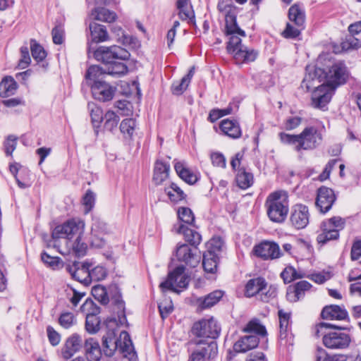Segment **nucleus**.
Wrapping results in <instances>:
<instances>
[{
    "label": "nucleus",
    "instance_id": "09e8293b",
    "mask_svg": "<svg viewBox=\"0 0 361 361\" xmlns=\"http://www.w3.org/2000/svg\"><path fill=\"white\" fill-rule=\"evenodd\" d=\"M80 311L84 313L86 317L97 315L100 312V308L93 302L92 300L87 299L81 305Z\"/></svg>",
    "mask_w": 361,
    "mask_h": 361
},
{
    "label": "nucleus",
    "instance_id": "8fccbe9b",
    "mask_svg": "<svg viewBox=\"0 0 361 361\" xmlns=\"http://www.w3.org/2000/svg\"><path fill=\"white\" fill-rule=\"evenodd\" d=\"M245 332L255 333L260 336H265L267 334L265 327L258 320H251L244 328Z\"/></svg>",
    "mask_w": 361,
    "mask_h": 361
},
{
    "label": "nucleus",
    "instance_id": "ddd939ff",
    "mask_svg": "<svg viewBox=\"0 0 361 361\" xmlns=\"http://www.w3.org/2000/svg\"><path fill=\"white\" fill-rule=\"evenodd\" d=\"M115 349L123 358L128 361H137V355L130 335L126 331H122L119 338L114 342Z\"/></svg>",
    "mask_w": 361,
    "mask_h": 361
},
{
    "label": "nucleus",
    "instance_id": "bb28decb",
    "mask_svg": "<svg viewBox=\"0 0 361 361\" xmlns=\"http://www.w3.org/2000/svg\"><path fill=\"white\" fill-rule=\"evenodd\" d=\"M220 129L224 135L231 138L236 139L241 136V130L236 121L224 119L221 122Z\"/></svg>",
    "mask_w": 361,
    "mask_h": 361
},
{
    "label": "nucleus",
    "instance_id": "bf43d9fd",
    "mask_svg": "<svg viewBox=\"0 0 361 361\" xmlns=\"http://www.w3.org/2000/svg\"><path fill=\"white\" fill-rule=\"evenodd\" d=\"M95 202V195L94 193L88 190L82 198V204L85 208V213L87 214L94 207Z\"/></svg>",
    "mask_w": 361,
    "mask_h": 361
},
{
    "label": "nucleus",
    "instance_id": "0eeeda50",
    "mask_svg": "<svg viewBox=\"0 0 361 361\" xmlns=\"http://www.w3.org/2000/svg\"><path fill=\"white\" fill-rule=\"evenodd\" d=\"M85 223L79 219H72L59 225L52 231L51 237L54 240V247H57L59 252L63 255L70 252L69 250L62 251L59 249L58 240L63 238L66 244L70 243V239L73 237L81 236L84 232Z\"/></svg>",
    "mask_w": 361,
    "mask_h": 361
},
{
    "label": "nucleus",
    "instance_id": "4be33fe9",
    "mask_svg": "<svg viewBox=\"0 0 361 361\" xmlns=\"http://www.w3.org/2000/svg\"><path fill=\"white\" fill-rule=\"evenodd\" d=\"M175 170L178 176L185 183L192 185L198 180L197 173H194L183 161H177L174 165Z\"/></svg>",
    "mask_w": 361,
    "mask_h": 361
},
{
    "label": "nucleus",
    "instance_id": "2f4dec72",
    "mask_svg": "<svg viewBox=\"0 0 361 361\" xmlns=\"http://www.w3.org/2000/svg\"><path fill=\"white\" fill-rule=\"evenodd\" d=\"M89 27L92 41L99 42L108 39L109 35L104 25L92 22Z\"/></svg>",
    "mask_w": 361,
    "mask_h": 361
},
{
    "label": "nucleus",
    "instance_id": "9b49d317",
    "mask_svg": "<svg viewBox=\"0 0 361 361\" xmlns=\"http://www.w3.org/2000/svg\"><path fill=\"white\" fill-rule=\"evenodd\" d=\"M221 329L214 317L202 319L195 322L192 328V333L197 337L216 338L220 334Z\"/></svg>",
    "mask_w": 361,
    "mask_h": 361
},
{
    "label": "nucleus",
    "instance_id": "49530a36",
    "mask_svg": "<svg viewBox=\"0 0 361 361\" xmlns=\"http://www.w3.org/2000/svg\"><path fill=\"white\" fill-rule=\"evenodd\" d=\"M87 107L94 126H99L104 118L102 109L93 102H89Z\"/></svg>",
    "mask_w": 361,
    "mask_h": 361
},
{
    "label": "nucleus",
    "instance_id": "423d86ee",
    "mask_svg": "<svg viewBox=\"0 0 361 361\" xmlns=\"http://www.w3.org/2000/svg\"><path fill=\"white\" fill-rule=\"evenodd\" d=\"M267 215L273 222L281 223L285 221L288 212V195L285 190L271 192L266 200Z\"/></svg>",
    "mask_w": 361,
    "mask_h": 361
},
{
    "label": "nucleus",
    "instance_id": "c756f323",
    "mask_svg": "<svg viewBox=\"0 0 361 361\" xmlns=\"http://www.w3.org/2000/svg\"><path fill=\"white\" fill-rule=\"evenodd\" d=\"M176 7L179 18L182 20L192 21L194 19L195 13L190 0H177Z\"/></svg>",
    "mask_w": 361,
    "mask_h": 361
},
{
    "label": "nucleus",
    "instance_id": "5fc2aeb1",
    "mask_svg": "<svg viewBox=\"0 0 361 361\" xmlns=\"http://www.w3.org/2000/svg\"><path fill=\"white\" fill-rule=\"evenodd\" d=\"M178 219L188 224H192L195 221V216L192 210L188 207H182L178 209Z\"/></svg>",
    "mask_w": 361,
    "mask_h": 361
},
{
    "label": "nucleus",
    "instance_id": "6e6d98bb",
    "mask_svg": "<svg viewBox=\"0 0 361 361\" xmlns=\"http://www.w3.org/2000/svg\"><path fill=\"white\" fill-rule=\"evenodd\" d=\"M129 59H114V77L123 75L128 73V66L130 64Z\"/></svg>",
    "mask_w": 361,
    "mask_h": 361
},
{
    "label": "nucleus",
    "instance_id": "c85d7f7f",
    "mask_svg": "<svg viewBox=\"0 0 361 361\" xmlns=\"http://www.w3.org/2000/svg\"><path fill=\"white\" fill-rule=\"evenodd\" d=\"M94 57L104 65H109L113 68V49L112 47L101 46L94 51Z\"/></svg>",
    "mask_w": 361,
    "mask_h": 361
},
{
    "label": "nucleus",
    "instance_id": "cd10ccee",
    "mask_svg": "<svg viewBox=\"0 0 361 361\" xmlns=\"http://www.w3.org/2000/svg\"><path fill=\"white\" fill-rule=\"evenodd\" d=\"M322 317L324 319L343 320L346 318L347 312L338 305H330L322 310Z\"/></svg>",
    "mask_w": 361,
    "mask_h": 361
},
{
    "label": "nucleus",
    "instance_id": "a211bd4d",
    "mask_svg": "<svg viewBox=\"0 0 361 361\" xmlns=\"http://www.w3.org/2000/svg\"><path fill=\"white\" fill-rule=\"evenodd\" d=\"M308 208L303 204H296L293 207L290 214V222L297 229H301L306 227L309 223Z\"/></svg>",
    "mask_w": 361,
    "mask_h": 361
},
{
    "label": "nucleus",
    "instance_id": "052dcab7",
    "mask_svg": "<svg viewBox=\"0 0 361 361\" xmlns=\"http://www.w3.org/2000/svg\"><path fill=\"white\" fill-rule=\"evenodd\" d=\"M90 282L92 281H101L106 278L107 272L106 269L102 266H97L92 270H90Z\"/></svg>",
    "mask_w": 361,
    "mask_h": 361
},
{
    "label": "nucleus",
    "instance_id": "e2e57ef3",
    "mask_svg": "<svg viewBox=\"0 0 361 361\" xmlns=\"http://www.w3.org/2000/svg\"><path fill=\"white\" fill-rule=\"evenodd\" d=\"M307 277L314 282L318 284H322L328 281L329 279H330L331 275L330 272L323 271L321 272L312 273L310 274Z\"/></svg>",
    "mask_w": 361,
    "mask_h": 361
},
{
    "label": "nucleus",
    "instance_id": "dca6fc26",
    "mask_svg": "<svg viewBox=\"0 0 361 361\" xmlns=\"http://www.w3.org/2000/svg\"><path fill=\"white\" fill-rule=\"evenodd\" d=\"M254 252L263 259H275L283 255L279 245L271 241H264L256 245Z\"/></svg>",
    "mask_w": 361,
    "mask_h": 361
},
{
    "label": "nucleus",
    "instance_id": "774afa93",
    "mask_svg": "<svg viewBox=\"0 0 361 361\" xmlns=\"http://www.w3.org/2000/svg\"><path fill=\"white\" fill-rule=\"evenodd\" d=\"M66 343L77 353L82 345V339L79 335L73 334L66 340Z\"/></svg>",
    "mask_w": 361,
    "mask_h": 361
},
{
    "label": "nucleus",
    "instance_id": "79ce46f5",
    "mask_svg": "<svg viewBox=\"0 0 361 361\" xmlns=\"http://www.w3.org/2000/svg\"><path fill=\"white\" fill-rule=\"evenodd\" d=\"M316 361H346L343 355H329L322 348H318L315 353Z\"/></svg>",
    "mask_w": 361,
    "mask_h": 361
},
{
    "label": "nucleus",
    "instance_id": "f3484780",
    "mask_svg": "<svg viewBox=\"0 0 361 361\" xmlns=\"http://www.w3.org/2000/svg\"><path fill=\"white\" fill-rule=\"evenodd\" d=\"M335 200L336 195L331 188L323 186L318 189L316 205L322 213L328 212Z\"/></svg>",
    "mask_w": 361,
    "mask_h": 361
},
{
    "label": "nucleus",
    "instance_id": "69168bd1",
    "mask_svg": "<svg viewBox=\"0 0 361 361\" xmlns=\"http://www.w3.org/2000/svg\"><path fill=\"white\" fill-rule=\"evenodd\" d=\"M210 159L214 166L224 169L226 166L225 157L219 152H212L210 154Z\"/></svg>",
    "mask_w": 361,
    "mask_h": 361
},
{
    "label": "nucleus",
    "instance_id": "4c0bfd02",
    "mask_svg": "<svg viewBox=\"0 0 361 361\" xmlns=\"http://www.w3.org/2000/svg\"><path fill=\"white\" fill-rule=\"evenodd\" d=\"M136 129V121L133 118H126L120 124V130L126 139H132Z\"/></svg>",
    "mask_w": 361,
    "mask_h": 361
},
{
    "label": "nucleus",
    "instance_id": "f03ea898",
    "mask_svg": "<svg viewBox=\"0 0 361 361\" xmlns=\"http://www.w3.org/2000/svg\"><path fill=\"white\" fill-rule=\"evenodd\" d=\"M306 71L301 85L306 90L322 82L336 89L338 85L345 83L348 77L347 68L341 61L332 63L326 68L307 66Z\"/></svg>",
    "mask_w": 361,
    "mask_h": 361
},
{
    "label": "nucleus",
    "instance_id": "13d9d810",
    "mask_svg": "<svg viewBox=\"0 0 361 361\" xmlns=\"http://www.w3.org/2000/svg\"><path fill=\"white\" fill-rule=\"evenodd\" d=\"M117 114L122 116H130L133 114L132 104L127 100H118L116 102Z\"/></svg>",
    "mask_w": 361,
    "mask_h": 361
},
{
    "label": "nucleus",
    "instance_id": "603ef678",
    "mask_svg": "<svg viewBox=\"0 0 361 361\" xmlns=\"http://www.w3.org/2000/svg\"><path fill=\"white\" fill-rule=\"evenodd\" d=\"M224 245V242L220 237H214L210 239L207 243V250L206 252H211L212 254H218L221 252Z\"/></svg>",
    "mask_w": 361,
    "mask_h": 361
},
{
    "label": "nucleus",
    "instance_id": "58836bf2",
    "mask_svg": "<svg viewBox=\"0 0 361 361\" xmlns=\"http://www.w3.org/2000/svg\"><path fill=\"white\" fill-rule=\"evenodd\" d=\"M90 264L83 263L78 270L75 271L73 279L87 286L90 283Z\"/></svg>",
    "mask_w": 361,
    "mask_h": 361
},
{
    "label": "nucleus",
    "instance_id": "6e6552de",
    "mask_svg": "<svg viewBox=\"0 0 361 361\" xmlns=\"http://www.w3.org/2000/svg\"><path fill=\"white\" fill-rule=\"evenodd\" d=\"M140 47L138 39L128 35L121 27H114V59H130L129 50Z\"/></svg>",
    "mask_w": 361,
    "mask_h": 361
},
{
    "label": "nucleus",
    "instance_id": "f8f14e48",
    "mask_svg": "<svg viewBox=\"0 0 361 361\" xmlns=\"http://www.w3.org/2000/svg\"><path fill=\"white\" fill-rule=\"evenodd\" d=\"M312 89H314L312 94V106L316 109H323L330 102L335 88L322 82L311 87L308 91Z\"/></svg>",
    "mask_w": 361,
    "mask_h": 361
},
{
    "label": "nucleus",
    "instance_id": "3c124183",
    "mask_svg": "<svg viewBox=\"0 0 361 361\" xmlns=\"http://www.w3.org/2000/svg\"><path fill=\"white\" fill-rule=\"evenodd\" d=\"M99 324L100 320L97 315L87 316L85 320V329L91 334H96L99 330Z\"/></svg>",
    "mask_w": 361,
    "mask_h": 361
},
{
    "label": "nucleus",
    "instance_id": "f257e3e1",
    "mask_svg": "<svg viewBox=\"0 0 361 361\" xmlns=\"http://www.w3.org/2000/svg\"><path fill=\"white\" fill-rule=\"evenodd\" d=\"M218 8L225 16V31L226 35L230 36L227 45L228 51L233 54L237 63L254 61L257 56V52L241 44L240 37H245V33L237 25V8L224 1L219 3Z\"/></svg>",
    "mask_w": 361,
    "mask_h": 361
},
{
    "label": "nucleus",
    "instance_id": "c9c22d12",
    "mask_svg": "<svg viewBox=\"0 0 361 361\" xmlns=\"http://www.w3.org/2000/svg\"><path fill=\"white\" fill-rule=\"evenodd\" d=\"M223 296L221 290H215L204 298H200L197 300L199 306L202 308H209L216 304Z\"/></svg>",
    "mask_w": 361,
    "mask_h": 361
},
{
    "label": "nucleus",
    "instance_id": "4468645a",
    "mask_svg": "<svg viewBox=\"0 0 361 361\" xmlns=\"http://www.w3.org/2000/svg\"><path fill=\"white\" fill-rule=\"evenodd\" d=\"M197 348L192 353L188 361H204L206 358L214 357L218 351L217 344L215 341L205 343L200 340L197 341Z\"/></svg>",
    "mask_w": 361,
    "mask_h": 361
},
{
    "label": "nucleus",
    "instance_id": "72a5a7b5",
    "mask_svg": "<svg viewBox=\"0 0 361 361\" xmlns=\"http://www.w3.org/2000/svg\"><path fill=\"white\" fill-rule=\"evenodd\" d=\"M17 86L16 82L12 77H5L0 82V97L5 98L13 95Z\"/></svg>",
    "mask_w": 361,
    "mask_h": 361
},
{
    "label": "nucleus",
    "instance_id": "338daca9",
    "mask_svg": "<svg viewBox=\"0 0 361 361\" xmlns=\"http://www.w3.org/2000/svg\"><path fill=\"white\" fill-rule=\"evenodd\" d=\"M231 112L232 109L231 107H227L224 109H213L209 113V120L212 123L215 122L222 116L231 114Z\"/></svg>",
    "mask_w": 361,
    "mask_h": 361
},
{
    "label": "nucleus",
    "instance_id": "864d4df0",
    "mask_svg": "<svg viewBox=\"0 0 361 361\" xmlns=\"http://www.w3.org/2000/svg\"><path fill=\"white\" fill-rule=\"evenodd\" d=\"M276 295V288L274 286H267L266 281L263 285V288L260 291L258 296L259 300L263 302H269L270 300L274 298Z\"/></svg>",
    "mask_w": 361,
    "mask_h": 361
},
{
    "label": "nucleus",
    "instance_id": "7ed1b4c3",
    "mask_svg": "<svg viewBox=\"0 0 361 361\" xmlns=\"http://www.w3.org/2000/svg\"><path fill=\"white\" fill-rule=\"evenodd\" d=\"M113 75L112 68L104 70L99 66H91L87 71L85 79L91 86L92 96L95 99L107 102L113 98V89L105 80L107 75Z\"/></svg>",
    "mask_w": 361,
    "mask_h": 361
},
{
    "label": "nucleus",
    "instance_id": "aec40b11",
    "mask_svg": "<svg viewBox=\"0 0 361 361\" xmlns=\"http://www.w3.org/2000/svg\"><path fill=\"white\" fill-rule=\"evenodd\" d=\"M116 310L118 319L114 317V324L117 326H128L125 302L122 299L120 290L114 286V312Z\"/></svg>",
    "mask_w": 361,
    "mask_h": 361
},
{
    "label": "nucleus",
    "instance_id": "37998d69",
    "mask_svg": "<svg viewBox=\"0 0 361 361\" xmlns=\"http://www.w3.org/2000/svg\"><path fill=\"white\" fill-rule=\"evenodd\" d=\"M92 295L95 300L103 305H107L109 302V297L108 295L107 290L103 286H94L92 288Z\"/></svg>",
    "mask_w": 361,
    "mask_h": 361
},
{
    "label": "nucleus",
    "instance_id": "de8ad7c7",
    "mask_svg": "<svg viewBox=\"0 0 361 361\" xmlns=\"http://www.w3.org/2000/svg\"><path fill=\"white\" fill-rule=\"evenodd\" d=\"M30 49L32 56L35 60L37 61H42L45 59L47 56L46 51L44 48L36 42V40H30Z\"/></svg>",
    "mask_w": 361,
    "mask_h": 361
},
{
    "label": "nucleus",
    "instance_id": "7c9ffc66",
    "mask_svg": "<svg viewBox=\"0 0 361 361\" xmlns=\"http://www.w3.org/2000/svg\"><path fill=\"white\" fill-rule=\"evenodd\" d=\"M265 280L262 278H256L249 280L245 287V295L247 298L255 295L259 296Z\"/></svg>",
    "mask_w": 361,
    "mask_h": 361
},
{
    "label": "nucleus",
    "instance_id": "2eb2a0df",
    "mask_svg": "<svg viewBox=\"0 0 361 361\" xmlns=\"http://www.w3.org/2000/svg\"><path fill=\"white\" fill-rule=\"evenodd\" d=\"M176 256L180 262L195 267L200 260V255L196 248H191L187 244H178L176 249Z\"/></svg>",
    "mask_w": 361,
    "mask_h": 361
},
{
    "label": "nucleus",
    "instance_id": "e433bc0d",
    "mask_svg": "<svg viewBox=\"0 0 361 361\" xmlns=\"http://www.w3.org/2000/svg\"><path fill=\"white\" fill-rule=\"evenodd\" d=\"M288 17L297 26L302 27L305 23V13L298 4H294L289 8Z\"/></svg>",
    "mask_w": 361,
    "mask_h": 361
},
{
    "label": "nucleus",
    "instance_id": "9d476101",
    "mask_svg": "<svg viewBox=\"0 0 361 361\" xmlns=\"http://www.w3.org/2000/svg\"><path fill=\"white\" fill-rule=\"evenodd\" d=\"M190 276L185 268L179 266L169 274L167 279L161 282L159 287L162 292L170 290L178 293L188 286Z\"/></svg>",
    "mask_w": 361,
    "mask_h": 361
},
{
    "label": "nucleus",
    "instance_id": "0e129e2a",
    "mask_svg": "<svg viewBox=\"0 0 361 361\" xmlns=\"http://www.w3.org/2000/svg\"><path fill=\"white\" fill-rule=\"evenodd\" d=\"M21 59L18 62V66L21 69L26 68L30 63L31 59L29 54V49L27 46H23L20 48Z\"/></svg>",
    "mask_w": 361,
    "mask_h": 361
},
{
    "label": "nucleus",
    "instance_id": "1a4fd4ad",
    "mask_svg": "<svg viewBox=\"0 0 361 361\" xmlns=\"http://www.w3.org/2000/svg\"><path fill=\"white\" fill-rule=\"evenodd\" d=\"M345 220L341 216H333L321 224V233L317 235V240L319 244H325L329 240H336L339 237V231L343 229Z\"/></svg>",
    "mask_w": 361,
    "mask_h": 361
},
{
    "label": "nucleus",
    "instance_id": "a18cd8bd",
    "mask_svg": "<svg viewBox=\"0 0 361 361\" xmlns=\"http://www.w3.org/2000/svg\"><path fill=\"white\" fill-rule=\"evenodd\" d=\"M165 191L172 202H179L185 197L183 190L176 183H171V185L165 189Z\"/></svg>",
    "mask_w": 361,
    "mask_h": 361
},
{
    "label": "nucleus",
    "instance_id": "5701e85b",
    "mask_svg": "<svg viewBox=\"0 0 361 361\" xmlns=\"http://www.w3.org/2000/svg\"><path fill=\"white\" fill-rule=\"evenodd\" d=\"M173 231L178 234H183L185 240L192 245H197L202 240L201 235L199 233L189 228L183 224L174 225Z\"/></svg>",
    "mask_w": 361,
    "mask_h": 361
},
{
    "label": "nucleus",
    "instance_id": "39448f33",
    "mask_svg": "<svg viewBox=\"0 0 361 361\" xmlns=\"http://www.w3.org/2000/svg\"><path fill=\"white\" fill-rule=\"evenodd\" d=\"M338 329L341 328L333 324L322 322L316 326V335L322 336L323 344L330 349H343L348 347L350 342L349 336Z\"/></svg>",
    "mask_w": 361,
    "mask_h": 361
},
{
    "label": "nucleus",
    "instance_id": "f704fd0d",
    "mask_svg": "<svg viewBox=\"0 0 361 361\" xmlns=\"http://www.w3.org/2000/svg\"><path fill=\"white\" fill-rule=\"evenodd\" d=\"M219 259V257L218 254L205 252L203 255L202 261V265L204 271L207 273H215L217 269Z\"/></svg>",
    "mask_w": 361,
    "mask_h": 361
},
{
    "label": "nucleus",
    "instance_id": "a19ab883",
    "mask_svg": "<svg viewBox=\"0 0 361 361\" xmlns=\"http://www.w3.org/2000/svg\"><path fill=\"white\" fill-rule=\"evenodd\" d=\"M281 278L283 279L285 283H288L298 279H302L305 276V274L300 271H297L293 267H287L281 274Z\"/></svg>",
    "mask_w": 361,
    "mask_h": 361
},
{
    "label": "nucleus",
    "instance_id": "473e14b6",
    "mask_svg": "<svg viewBox=\"0 0 361 361\" xmlns=\"http://www.w3.org/2000/svg\"><path fill=\"white\" fill-rule=\"evenodd\" d=\"M114 83H116V87H114V92L116 91L121 94L129 95L136 90L137 94H140L138 83L135 81L130 82L126 80H121L119 82L114 81Z\"/></svg>",
    "mask_w": 361,
    "mask_h": 361
},
{
    "label": "nucleus",
    "instance_id": "a878e982",
    "mask_svg": "<svg viewBox=\"0 0 361 361\" xmlns=\"http://www.w3.org/2000/svg\"><path fill=\"white\" fill-rule=\"evenodd\" d=\"M259 339L255 336H246L238 340L233 345V349L237 353H245L253 349L258 345Z\"/></svg>",
    "mask_w": 361,
    "mask_h": 361
},
{
    "label": "nucleus",
    "instance_id": "b1692460",
    "mask_svg": "<svg viewBox=\"0 0 361 361\" xmlns=\"http://www.w3.org/2000/svg\"><path fill=\"white\" fill-rule=\"evenodd\" d=\"M170 166L161 160H157L154 164L153 182L156 185L162 184L169 178Z\"/></svg>",
    "mask_w": 361,
    "mask_h": 361
},
{
    "label": "nucleus",
    "instance_id": "680f3d73",
    "mask_svg": "<svg viewBox=\"0 0 361 361\" xmlns=\"http://www.w3.org/2000/svg\"><path fill=\"white\" fill-rule=\"evenodd\" d=\"M81 236H78L73 243H71L73 252L78 257H82L85 255L87 245L80 241Z\"/></svg>",
    "mask_w": 361,
    "mask_h": 361
},
{
    "label": "nucleus",
    "instance_id": "393cba45",
    "mask_svg": "<svg viewBox=\"0 0 361 361\" xmlns=\"http://www.w3.org/2000/svg\"><path fill=\"white\" fill-rule=\"evenodd\" d=\"M87 359L89 361H99L102 356V350L99 343L93 338L86 339L84 345Z\"/></svg>",
    "mask_w": 361,
    "mask_h": 361
},
{
    "label": "nucleus",
    "instance_id": "ea45409f",
    "mask_svg": "<svg viewBox=\"0 0 361 361\" xmlns=\"http://www.w3.org/2000/svg\"><path fill=\"white\" fill-rule=\"evenodd\" d=\"M235 179L237 185L242 189H247L253 183L252 175L246 172L243 169L238 170Z\"/></svg>",
    "mask_w": 361,
    "mask_h": 361
},
{
    "label": "nucleus",
    "instance_id": "4d7b16f0",
    "mask_svg": "<svg viewBox=\"0 0 361 361\" xmlns=\"http://www.w3.org/2000/svg\"><path fill=\"white\" fill-rule=\"evenodd\" d=\"M159 310L160 315L163 319L166 318L173 310L171 300L165 298L159 303Z\"/></svg>",
    "mask_w": 361,
    "mask_h": 361
},
{
    "label": "nucleus",
    "instance_id": "412c9836",
    "mask_svg": "<svg viewBox=\"0 0 361 361\" xmlns=\"http://www.w3.org/2000/svg\"><path fill=\"white\" fill-rule=\"evenodd\" d=\"M312 288V285L306 281H300L294 286H289L287 290L286 298L292 302H297L303 298L306 291Z\"/></svg>",
    "mask_w": 361,
    "mask_h": 361
},
{
    "label": "nucleus",
    "instance_id": "20e7f679",
    "mask_svg": "<svg viewBox=\"0 0 361 361\" xmlns=\"http://www.w3.org/2000/svg\"><path fill=\"white\" fill-rule=\"evenodd\" d=\"M281 142L293 146L299 152L302 150H312L317 147L322 141L321 132L314 126H308L298 135L280 133Z\"/></svg>",
    "mask_w": 361,
    "mask_h": 361
},
{
    "label": "nucleus",
    "instance_id": "c03bdc74",
    "mask_svg": "<svg viewBox=\"0 0 361 361\" xmlns=\"http://www.w3.org/2000/svg\"><path fill=\"white\" fill-rule=\"evenodd\" d=\"M90 16L92 18L97 20L108 22L109 23L113 22V13L104 7L95 8L92 11Z\"/></svg>",
    "mask_w": 361,
    "mask_h": 361
},
{
    "label": "nucleus",
    "instance_id": "6ab92c4d",
    "mask_svg": "<svg viewBox=\"0 0 361 361\" xmlns=\"http://www.w3.org/2000/svg\"><path fill=\"white\" fill-rule=\"evenodd\" d=\"M103 325L105 333L102 338V352L106 357H111L113 355L111 348L113 345V318L111 317H107Z\"/></svg>",
    "mask_w": 361,
    "mask_h": 361
}]
</instances>
